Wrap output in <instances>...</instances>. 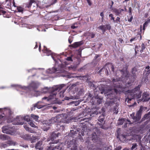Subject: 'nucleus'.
Segmentation results:
<instances>
[{
  "instance_id": "nucleus-37",
  "label": "nucleus",
  "mask_w": 150,
  "mask_h": 150,
  "mask_svg": "<svg viewBox=\"0 0 150 150\" xmlns=\"http://www.w3.org/2000/svg\"><path fill=\"white\" fill-rule=\"evenodd\" d=\"M128 73L127 71H125L124 72H123V75L124 77H126L128 76Z\"/></svg>"
},
{
  "instance_id": "nucleus-13",
  "label": "nucleus",
  "mask_w": 150,
  "mask_h": 150,
  "mask_svg": "<svg viewBox=\"0 0 150 150\" xmlns=\"http://www.w3.org/2000/svg\"><path fill=\"white\" fill-rule=\"evenodd\" d=\"M42 51L44 53H46L47 55V56L51 55L52 58L55 61V60L54 59V56H55V54H53L52 53L51 51L50 50H49L45 46H44V49L42 50Z\"/></svg>"
},
{
  "instance_id": "nucleus-31",
  "label": "nucleus",
  "mask_w": 150,
  "mask_h": 150,
  "mask_svg": "<svg viewBox=\"0 0 150 150\" xmlns=\"http://www.w3.org/2000/svg\"><path fill=\"white\" fill-rule=\"evenodd\" d=\"M49 91V89L45 87L42 90V93H46L48 92Z\"/></svg>"
},
{
  "instance_id": "nucleus-52",
  "label": "nucleus",
  "mask_w": 150,
  "mask_h": 150,
  "mask_svg": "<svg viewBox=\"0 0 150 150\" xmlns=\"http://www.w3.org/2000/svg\"><path fill=\"white\" fill-rule=\"evenodd\" d=\"M57 0H52V2L50 4V5H52L55 3Z\"/></svg>"
},
{
  "instance_id": "nucleus-59",
  "label": "nucleus",
  "mask_w": 150,
  "mask_h": 150,
  "mask_svg": "<svg viewBox=\"0 0 150 150\" xmlns=\"http://www.w3.org/2000/svg\"><path fill=\"white\" fill-rule=\"evenodd\" d=\"M94 34H92L91 35V37L92 38H94Z\"/></svg>"
},
{
  "instance_id": "nucleus-9",
  "label": "nucleus",
  "mask_w": 150,
  "mask_h": 150,
  "mask_svg": "<svg viewBox=\"0 0 150 150\" xmlns=\"http://www.w3.org/2000/svg\"><path fill=\"white\" fill-rule=\"evenodd\" d=\"M150 99V96L148 93L144 92L142 95V98L141 99L139 100L138 101L140 100L142 101L143 102H147ZM138 103H139L138 101Z\"/></svg>"
},
{
  "instance_id": "nucleus-41",
  "label": "nucleus",
  "mask_w": 150,
  "mask_h": 150,
  "mask_svg": "<svg viewBox=\"0 0 150 150\" xmlns=\"http://www.w3.org/2000/svg\"><path fill=\"white\" fill-rule=\"evenodd\" d=\"M137 38H136V37H134V38H131L130 40V42H132L133 41H135V40H137Z\"/></svg>"
},
{
  "instance_id": "nucleus-49",
  "label": "nucleus",
  "mask_w": 150,
  "mask_h": 150,
  "mask_svg": "<svg viewBox=\"0 0 150 150\" xmlns=\"http://www.w3.org/2000/svg\"><path fill=\"white\" fill-rule=\"evenodd\" d=\"M99 121L100 122H102L104 121V119L103 118H99Z\"/></svg>"
},
{
  "instance_id": "nucleus-44",
  "label": "nucleus",
  "mask_w": 150,
  "mask_h": 150,
  "mask_svg": "<svg viewBox=\"0 0 150 150\" xmlns=\"http://www.w3.org/2000/svg\"><path fill=\"white\" fill-rule=\"evenodd\" d=\"M116 21L117 22L120 23V18L119 17H117L116 19Z\"/></svg>"
},
{
  "instance_id": "nucleus-18",
  "label": "nucleus",
  "mask_w": 150,
  "mask_h": 150,
  "mask_svg": "<svg viewBox=\"0 0 150 150\" xmlns=\"http://www.w3.org/2000/svg\"><path fill=\"white\" fill-rule=\"evenodd\" d=\"M82 44V43L81 42H78L74 43L71 45V46L73 47L76 48L80 46Z\"/></svg>"
},
{
  "instance_id": "nucleus-16",
  "label": "nucleus",
  "mask_w": 150,
  "mask_h": 150,
  "mask_svg": "<svg viewBox=\"0 0 150 150\" xmlns=\"http://www.w3.org/2000/svg\"><path fill=\"white\" fill-rule=\"evenodd\" d=\"M10 137L9 136L5 134H1L0 135V139L3 140H8Z\"/></svg>"
},
{
  "instance_id": "nucleus-38",
  "label": "nucleus",
  "mask_w": 150,
  "mask_h": 150,
  "mask_svg": "<svg viewBox=\"0 0 150 150\" xmlns=\"http://www.w3.org/2000/svg\"><path fill=\"white\" fill-rule=\"evenodd\" d=\"M59 134V133L56 134L55 133H53L52 134V136L53 137V139H54V138H55L56 137H58V135Z\"/></svg>"
},
{
  "instance_id": "nucleus-57",
  "label": "nucleus",
  "mask_w": 150,
  "mask_h": 150,
  "mask_svg": "<svg viewBox=\"0 0 150 150\" xmlns=\"http://www.w3.org/2000/svg\"><path fill=\"white\" fill-rule=\"evenodd\" d=\"M111 68H112V71H114V67L113 65L111 66Z\"/></svg>"
},
{
  "instance_id": "nucleus-54",
  "label": "nucleus",
  "mask_w": 150,
  "mask_h": 150,
  "mask_svg": "<svg viewBox=\"0 0 150 150\" xmlns=\"http://www.w3.org/2000/svg\"><path fill=\"white\" fill-rule=\"evenodd\" d=\"M29 132H30L31 133H35V132L33 130L30 129L28 131Z\"/></svg>"
},
{
  "instance_id": "nucleus-56",
  "label": "nucleus",
  "mask_w": 150,
  "mask_h": 150,
  "mask_svg": "<svg viewBox=\"0 0 150 150\" xmlns=\"http://www.w3.org/2000/svg\"><path fill=\"white\" fill-rule=\"evenodd\" d=\"M97 136L96 135V134L95 133L94 135H93V139H92L93 140L94 138H95Z\"/></svg>"
},
{
  "instance_id": "nucleus-58",
  "label": "nucleus",
  "mask_w": 150,
  "mask_h": 150,
  "mask_svg": "<svg viewBox=\"0 0 150 150\" xmlns=\"http://www.w3.org/2000/svg\"><path fill=\"white\" fill-rule=\"evenodd\" d=\"M49 127H47L45 129H43L44 131H46L47 130H48V129H49Z\"/></svg>"
},
{
  "instance_id": "nucleus-35",
  "label": "nucleus",
  "mask_w": 150,
  "mask_h": 150,
  "mask_svg": "<svg viewBox=\"0 0 150 150\" xmlns=\"http://www.w3.org/2000/svg\"><path fill=\"white\" fill-rule=\"evenodd\" d=\"M109 17L111 18V20H112L114 22H115V20L114 18L113 17V15L112 14H110L109 15Z\"/></svg>"
},
{
  "instance_id": "nucleus-45",
  "label": "nucleus",
  "mask_w": 150,
  "mask_h": 150,
  "mask_svg": "<svg viewBox=\"0 0 150 150\" xmlns=\"http://www.w3.org/2000/svg\"><path fill=\"white\" fill-rule=\"evenodd\" d=\"M24 128L27 131H28L29 130L30 128L28 127L27 125H24Z\"/></svg>"
},
{
  "instance_id": "nucleus-2",
  "label": "nucleus",
  "mask_w": 150,
  "mask_h": 150,
  "mask_svg": "<svg viewBox=\"0 0 150 150\" xmlns=\"http://www.w3.org/2000/svg\"><path fill=\"white\" fill-rule=\"evenodd\" d=\"M118 80L113 79L112 80V82L114 85V88L113 89L111 90V89L109 88H107L106 89H103L101 92V93H104L105 94H106L105 96L107 98H109L110 99H112V98L110 97L111 95L110 94H112V92H114L116 93H120V92L123 91L121 87L120 86H117V87H116L115 85H117V83H118Z\"/></svg>"
},
{
  "instance_id": "nucleus-12",
  "label": "nucleus",
  "mask_w": 150,
  "mask_h": 150,
  "mask_svg": "<svg viewBox=\"0 0 150 150\" xmlns=\"http://www.w3.org/2000/svg\"><path fill=\"white\" fill-rule=\"evenodd\" d=\"M63 69L62 68H61V69L60 70H59V69H56L55 68H53L51 69H49L46 71V72L48 73H60V72H63L64 71L63 70Z\"/></svg>"
},
{
  "instance_id": "nucleus-4",
  "label": "nucleus",
  "mask_w": 150,
  "mask_h": 150,
  "mask_svg": "<svg viewBox=\"0 0 150 150\" xmlns=\"http://www.w3.org/2000/svg\"><path fill=\"white\" fill-rule=\"evenodd\" d=\"M139 87L137 86L132 91H129L127 92V102L133 99H138L140 98L141 96L142 92L139 91Z\"/></svg>"
},
{
  "instance_id": "nucleus-23",
  "label": "nucleus",
  "mask_w": 150,
  "mask_h": 150,
  "mask_svg": "<svg viewBox=\"0 0 150 150\" xmlns=\"http://www.w3.org/2000/svg\"><path fill=\"white\" fill-rule=\"evenodd\" d=\"M31 117L33 119L36 121H37L38 119V118H39V116H38V115H35L33 114H31Z\"/></svg>"
},
{
  "instance_id": "nucleus-27",
  "label": "nucleus",
  "mask_w": 150,
  "mask_h": 150,
  "mask_svg": "<svg viewBox=\"0 0 150 150\" xmlns=\"http://www.w3.org/2000/svg\"><path fill=\"white\" fill-rule=\"evenodd\" d=\"M113 12H114L117 15H118L120 13L119 9H113Z\"/></svg>"
},
{
  "instance_id": "nucleus-60",
  "label": "nucleus",
  "mask_w": 150,
  "mask_h": 150,
  "mask_svg": "<svg viewBox=\"0 0 150 150\" xmlns=\"http://www.w3.org/2000/svg\"><path fill=\"white\" fill-rule=\"evenodd\" d=\"M74 149H73L72 148H71V150H76L77 148L76 147H74Z\"/></svg>"
},
{
  "instance_id": "nucleus-19",
  "label": "nucleus",
  "mask_w": 150,
  "mask_h": 150,
  "mask_svg": "<svg viewBox=\"0 0 150 150\" xmlns=\"http://www.w3.org/2000/svg\"><path fill=\"white\" fill-rule=\"evenodd\" d=\"M76 66H71L69 67H66L64 69H69V70H74L76 68Z\"/></svg>"
},
{
  "instance_id": "nucleus-11",
  "label": "nucleus",
  "mask_w": 150,
  "mask_h": 150,
  "mask_svg": "<svg viewBox=\"0 0 150 150\" xmlns=\"http://www.w3.org/2000/svg\"><path fill=\"white\" fill-rule=\"evenodd\" d=\"M141 110L140 109L136 114V117H134V114L132 113L130 115V116L134 120V122H137L140 119L141 117Z\"/></svg>"
},
{
  "instance_id": "nucleus-50",
  "label": "nucleus",
  "mask_w": 150,
  "mask_h": 150,
  "mask_svg": "<svg viewBox=\"0 0 150 150\" xmlns=\"http://www.w3.org/2000/svg\"><path fill=\"white\" fill-rule=\"evenodd\" d=\"M119 10H120V13L122 11H127V9L125 8L124 10L123 9H119Z\"/></svg>"
},
{
  "instance_id": "nucleus-25",
  "label": "nucleus",
  "mask_w": 150,
  "mask_h": 150,
  "mask_svg": "<svg viewBox=\"0 0 150 150\" xmlns=\"http://www.w3.org/2000/svg\"><path fill=\"white\" fill-rule=\"evenodd\" d=\"M28 123L31 127L35 128H37V127L35 125L33 122V121L31 120Z\"/></svg>"
},
{
  "instance_id": "nucleus-33",
  "label": "nucleus",
  "mask_w": 150,
  "mask_h": 150,
  "mask_svg": "<svg viewBox=\"0 0 150 150\" xmlns=\"http://www.w3.org/2000/svg\"><path fill=\"white\" fill-rule=\"evenodd\" d=\"M121 139L123 140V141H125L126 139L125 136L124 135H121L120 138V139Z\"/></svg>"
},
{
  "instance_id": "nucleus-21",
  "label": "nucleus",
  "mask_w": 150,
  "mask_h": 150,
  "mask_svg": "<svg viewBox=\"0 0 150 150\" xmlns=\"http://www.w3.org/2000/svg\"><path fill=\"white\" fill-rule=\"evenodd\" d=\"M40 104V102L38 103L37 104L34 106V107L35 108L36 107L38 109H40L42 108L44 106L42 105H41Z\"/></svg>"
},
{
  "instance_id": "nucleus-39",
  "label": "nucleus",
  "mask_w": 150,
  "mask_h": 150,
  "mask_svg": "<svg viewBox=\"0 0 150 150\" xmlns=\"http://www.w3.org/2000/svg\"><path fill=\"white\" fill-rule=\"evenodd\" d=\"M137 146V145L136 144H133L132 146L131 149L132 150L135 149Z\"/></svg>"
},
{
  "instance_id": "nucleus-47",
  "label": "nucleus",
  "mask_w": 150,
  "mask_h": 150,
  "mask_svg": "<svg viewBox=\"0 0 150 150\" xmlns=\"http://www.w3.org/2000/svg\"><path fill=\"white\" fill-rule=\"evenodd\" d=\"M100 16L102 17V20H103V19L104 14L103 12H101L100 14Z\"/></svg>"
},
{
  "instance_id": "nucleus-55",
  "label": "nucleus",
  "mask_w": 150,
  "mask_h": 150,
  "mask_svg": "<svg viewBox=\"0 0 150 150\" xmlns=\"http://www.w3.org/2000/svg\"><path fill=\"white\" fill-rule=\"evenodd\" d=\"M87 1L88 2V3L89 5H91V2H90V1L89 0H87Z\"/></svg>"
},
{
  "instance_id": "nucleus-8",
  "label": "nucleus",
  "mask_w": 150,
  "mask_h": 150,
  "mask_svg": "<svg viewBox=\"0 0 150 150\" xmlns=\"http://www.w3.org/2000/svg\"><path fill=\"white\" fill-rule=\"evenodd\" d=\"M23 138L25 139L30 140L31 143L35 142L39 139L38 136L32 135V137H31L28 134L25 135Z\"/></svg>"
},
{
  "instance_id": "nucleus-43",
  "label": "nucleus",
  "mask_w": 150,
  "mask_h": 150,
  "mask_svg": "<svg viewBox=\"0 0 150 150\" xmlns=\"http://www.w3.org/2000/svg\"><path fill=\"white\" fill-rule=\"evenodd\" d=\"M76 25V23L74 24V25H72L71 26V28L72 29H74L76 28L77 27V26Z\"/></svg>"
},
{
  "instance_id": "nucleus-22",
  "label": "nucleus",
  "mask_w": 150,
  "mask_h": 150,
  "mask_svg": "<svg viewBox=\"0 0 150 150\" xmlns=\"http://www.w3.org/2000/svg\"><path fill=\"white\" fill-rule=\"evenodd\" d=\"M23 120H25V121L28 122V123L30 121H31L30 120V117L28 115L25 116L24 117H23Z\"/></svg>"
},
{
  "instance_id": "nucleus-30",
  "label": "nucleus",
  "mask_w": 150,
  "mask_h": 150,
  "mask_svg": "<svg viewBox=\"0 0 150 150\" xmlns=\"http://www.w3.org/2000/svg\"><path fill=\"white\" fill-rule=\"evenodd\" d=\"M33 92L34 93V96H37L41 94V93L39 91H34Z\"/></svg>"
},
{
  "instance_id": "nucleus-14",
  "label": "nucleus",
  "mask_w": 150,
  "mask_h": 150,
  "mask_svg": "<svg viewBox=\"0 0 150 150\" xmlns=\"http://www.w3.org/2000/svg\"><path fill=\"white\" fill-rule=\"evenodd\" d=\"M43 125H46V126L50 125L51 124H53L55 122H56V120L54 118H52L48 121H45L44 122Z\"/></svg>"
},
{
  "instance_id": "nucleus-3",
  "label": "nucleus",
  "mask_w": 150,
  "mask_h": 150,
  "mask_svg": "<svg viewBox=\"0 0 150 150\" xmlns=\"http://www.w3.org/2000/svg\"><path fill=\"white\" fill-rule=\"evenodd\" d=\"M66 114H59L57 116L54 118L56 120V122L57 123L58 127H60L61 129L63 130L64 125L61 124L62 123H68L70 122L71 119L67 118L66 117Z\"/></svg>"
},
{
  "instance_id": "nucleus-29",
  "label": "nucleus",
  "mask_w": 150,
  "mask_h": 150,
  "mask_svg": "<svg viewBox=\"0 0 150 150\" xmlns=\"http://www.w3.org/2000/svg\"><path fill=\"white\" fill-rule=\"evenodd\" d=\"M17 10L18 12L23 13V8L21 6L17 7Z\"/></svg>"
},
{
  "instance_id": "nucleus-7",
  "label": "nucleus",
  "mask_w": 150,
  "mask_h": 150,
  "mask_svg": "<svg viewBox=\"0 0 150 150\" xmlns=\"http://www.w3.org/2000/svg\"><path fill=\"white\" fill-rule=\"evenodd\" d=\"M3 113L4 115L6 114L7 117L11 114V111L9 109H0V114ZM4 115L0 114V119L3 118Z\"/></svg>"
},
{
  "instance_id": "nucleus-40",
  "label": "nucleus",
  "mask_w": 150,
  "mask_h": 150,
  "mask_svg": "<svg viewBox=\"0 0 150 150\" xmlns=\"http://www.w3.org/2000/svg\"><path fill=\"white\" fill-rule=\"evenodd\" d=\"M1 146L2 147L4 148H5L8 146L7 145L6 143L2 144Z\"/></svg>"
},
{
  "instance_id": "nucleus-24",
  "label": "nucleus",
  "mask_w": 150,
  "mask_h": 150,
  "mask_svg": "<svg viewBox=\"0 0 150 150\" xmlns=\"http://www.w3.org/2000/svg\"><path fill=\"white\" fill-rule=\"evenodd\" d=\"M150 22V19H148L145 22L143 25V29L144 30L145 29V27H146L147 25Z\"/></svg>"
},
{
  "instance_id": "nucleus-28",
  "label": "nucleus",
  "mask_w": 150,
  "mask_h": 150,
  "mask_svg": "<svg viewBox=\"0 0 150 150\" xmlns=\"http://www.w3.org/2000/svg\"><path fill=\"white\" fill-rule=\"evenodd\" d=\"M8 141L7 143V144L8 145H15V143L13 141L11 140L10 139Z\"/></svg>"
},
{
  "instance_id": "nucleus-51",
  "label": "nucleus",
  "mask_w": 150,
  "mask_h": 150,
  "mask_svg": "<svg viewBox=\"0 0 150 150\" xmlns=\"http://www.w3.org/2000/svg\"><path fill=\"white\" fill-rule=\"evenodd\" d=\"M67 61H72V59H71V57H68L67 58Z\"/></svg>"
},
{
  "instance_id": "nucleus-17",
  "label": "nucleus",
  "mask_w": 150,
  "mask_h": 150,
  "mask_svg": "<svg viewBox=\"0 0 150 150\" xmlns=\"http://www.w3.org/2000/svg\"><path fill=\"white\" fill-rule=\"evenodd\" d=\"M42 142L41 141H39L36 145L35 148L36 149H38L39 150H42L43 149L41 147Z\"/></svg>"
},
{
  "instance_id": "nucleus-34",
  "label": "nucleus",
  "mask_w": 150,
  "mask_h": 150,
  "mask_svg": "<svg viewBox=\"0 0 150 150\" xmlns=\"http://www.w3.org/2000/svg\"><path fill=\"white\" fill-rule=\"evenodd\" d=\"M6 12L3 11V10H0V15H1L2 14L3 16L4 17H6V16H5V14L6 13Z\"/></svg>"
},
{
  "instance_id": "nucleus-15",
  "label": "nucleus",
  "mask_w": 150,
  "mask_h": 150,
  "mask_svg": "<svg viewBox=\"0 0 150 150\" xmlns=\"http://www.w3.org/2000/svg\"><path fill=\"white\" fill-rule=\"evenodd\" d=\"M125 121V120L124 119H119L118 120L117 124L119 125H122ZM125 122L126 124H131L132 123L129 120H127L126 121H125Z\"/></svg>"
},
{
  "instance_id": "nucleus-53",
  "label": "nucleus",
  "mask_w": 150,
  "mask_h": 150,
  "mask_svg": "<svg viewBox=\"0 0 150 150\" xmlns=\"http://www.w3.org/2000/svg\"><path fill=\"white\" fill-rule=\"evenodd\" d=\"M101 100H102L101 99H99L98 100H97L98 103L99 104L101 103Z\"/></svg>"
},
{
  "instance_id": "nucleus-36",
  "label": "nucleus",
  "mask_w": 150,
  "mask_h": 150,
  "mask_svg": "<svg viewBox=\"0 0 150 150\" xmlns=\"http://www.w3.org/2000/svg\"><path fill=\"white\" fill-rule=\"evenodd\" d=\"M24 19L23 18H20L19 21V23H21L22 25H23V23L24 22Z\"/></svg>"
},
{
  "instance_id": "nucleus-62",
  "label": "nucleus",
  "mask_w": 150,
  "mask_h": 150,
  "mask_svg": "<svg viewBox=\"0 0 150 150\" xmlns=\"http://www.w3.org/2000/svg\"><path fill=\"white\" fill-rule=\"evenodd\" d=\"M40 44H39V51H40Z\"/></svg>"
},
{
  "instance_id": "nucleus-10",
  "label": "nucleus",
  "mask_w": 150,
  "mask_h": 150,
  "mask_svg": "<svg viewBox=\"0 0 150 150\" xmlns=\"http://www.w3.org/2000/svg\"><path fill=\"white\" fill-rule=\"evenodd\" d=\"M14 120V121L15 122L13 123L14 125H22L23 124V119L22 116H17Z\"/></svg>"
},
{
  "instance_id": "nucleus-61",
  "label": "nucleus",
  "mask_w": 150,
  "mask_h": 150,
  "mask_svg": "<svg viewBox=\"0 0 150 150\" xmlns=\"http://www.w3.org/2000/svg\"><path fill=\"white\" fill-rule=\"evenodd\" d=\"M132 8L131 7L129 8V11L130 12H131Z\"/></svg>"
},
{
  "instance_id": "nucleus-32",
  "label": "nucleus",
  "mask_w": 150,
  "mask_h": 150,
  "mask_svg": "<svg viewBox=\"0 0 150 150\" xmlns=\"http://www.w3.org/2000/svg\"><path fill=\"white\" fill-rule=\"evenodd\" d=\"M75 98L73 96H70L69 97H65V99L66 100H69V99H74Z\"/></svg>"
},
{
  "instance_id": "nucleus-20",
  "label": "nucleus",
  "mask_w": 150,
  "mask_h": 150,
  "mask_svg": "<svg viewBox=\"0 0 150 150\" xmlns=\"http://www.w3.org/2000/svg\"><path fill=\"white\" fill-rule=\"evenodd\" d=\"M144 73L146 75H148L150 73V67L149 66L146 67Z\"/></svg>"
},
{
  "instance_id": "nucleus-6",
  "label": "nucleus",
  "mask_w": 150,
  "mask_h": 150,
  "mask_svg": "<svg viewBox=\"0 0 150 150\" xmlns=\"http://www.w3.org/2000/svg\"><path fill=\"white\" fill-rule=\"evenodd\" d=\"M2 132L3 133L11 135H16V132L12 127L8 125L4 126L2 128Z\"/></svg>"
},
{
  "instance_id": "nucleus-42",
  "label": "nucleus",
  "mask_w": 150,
  "mask_h": 150,
  "mask_svg": "<svg viewBox=\"0 0 150 150\" xmlns=\"http://www.w3.org/2000/svg\"><path fill=\"white\" fill-rule=\"evenodd\" d=\"M137 71V69L135 68H133L132 69V74H133V75H134V73H135V72Z\"/></svg>"
},
{
  "instance_id": "nucleus-5",
  "label": "nucleus",
  "mask_w": 150,
  "mask_h": 150,
  "mask_svg": "<svg viewBox=\"0 0 150 150\" xmlns=\"http://www.w3.org/2000/svg\"><path fill=\"white\" fill-rule=\"evenodd\" d=\"M39 85V83L36 82H33L30 84L28 87L25 86H22L21 85H11V86L12 87H18L24 89H28L29 90L34 89L37 88Z\"/></svg>"
},
{
  "instance_id": "nucleus-64",
  "label": "nucleus",
  "mask_w": 150,
  "mask_h": 150,
  "mask_svg": "<svg viewBox=\"0 0 150 150\" xmlns=\"http://www.w3.org/2000/svg\"><path fill=\"white\" fill-rule=\"evenodd\" d=\"M38 47V46H37V43H36V44L35 45V48H37V47Z\"/></svg>"
},
{
  "instance_id": "nucleus-46",
  "label": "nucleus",
  "mask_w": 150,
  "mask_h": 150,
  "mask_svg": "<svg viewBox=\"0 0 150 150\" xmlns=\"http://www.w3.org/2000/svg\"><path fill=\"white\" fill-rule=\"evenodd\" d=\"M105 28H107L108 30H110L111 28V27L110 25H105Z\"/></svg>"
},
{
  "instance_id": "nucleus-63",
  "label": "nucleus",
  "mask_w": 150,
  "mask_h": 150,
  "mask_svg": "<svg viewBox=\"0 0 150 150\" xmlns=\"http://www.w3.org/2000/svg\"><path fill=\"white\" fill-rule=\"evenodd\" d=\"M69 43H71V42L72 41H71L70 40V39H69Z\"/></svg>"
},
{
  "instance_id": "nucleus-1",
  "label": "nucleus",
  "mask_w": 150,
  "mask_h": 150,
  "mask_svg": "<svg viewBox=\"0 0 150 150\" xmlns=\"http://www.w3.org/2000/svg\"><path fill=\"white\" fill-rule=\"evenodd\" d=\"M64 86V85L62 84L60 85H57L53 87L51 89L52 91L48 98L45 97L42 98V100H45L47 101H49L51 103H56V100L58 99L59 95V96L61 98L64 97V93L65 91L64 90L61 91L58 94H57V93L59 92Z\"/></svg>"
},
{
  "instance_id": "nucleus-48",
  "label": "nucleus",
  "mask_w": 150,
  "mask_h": 150,
  "mask_svg": "<svg viewBox=\"0 0 150 150\" xmlns=\"http://www.w3.org/2000/svg\"><path fill=\"white\" fill-rule=\"evenodd\" d=\"M54 147H52V146L49 147L48 149L47 150H54Z\"/></svg>"
},
{
  "instance_id": "nucleus-26",
  "label": "nucleus",
  "mask_w": 150,
  "mask_h": 150,
  "mask_svg": "<svg viewBox=\"0 0 150 150\" xmlns=\"http://www.w3.org/2000/svg\"><path fill=\"white\" fill-rule=\"evenodd\" d=\"M98 28L102 30L103 33H104L106 29L105 25H101L99 26Z\"/></svg>"
}]
</instances>
